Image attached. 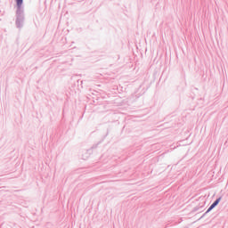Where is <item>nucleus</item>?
I'll list each match as a JSON object with an SVG mask.
<instances>
[{
    "label": "nucleus",
    "mask_w": 228,
    "mask_h": 228,
    "mask_svg": "<svg viewBox=\"0 0 228 228\" xmlns=\"http://www.w3.org/2000/svg\"><path fill=\"white\" fill-rule=\"evenodd\" d=\"M220 201H221V198H219L214 203H212V205L208 208V212H210L213 208H215V207H216V205H218Z\"/></svg>",
    "instance_id": "f257e3e1"
},
{
    "label": "nucleus",
    "mask_w": 228,
    "mask_h": 228,
    "mask_svg": "<svg viewBox=\"0 0 228 228\" xmlns=\"http://www.w3.org/2000/svg\"><path fill=\"white\" fill-rule=\"evenodd\" d=\"M16 2H17V6L20 7L23 0H16Z\"/></svg>",
    "instance_id": "f03ea898"
}]
</instances>
